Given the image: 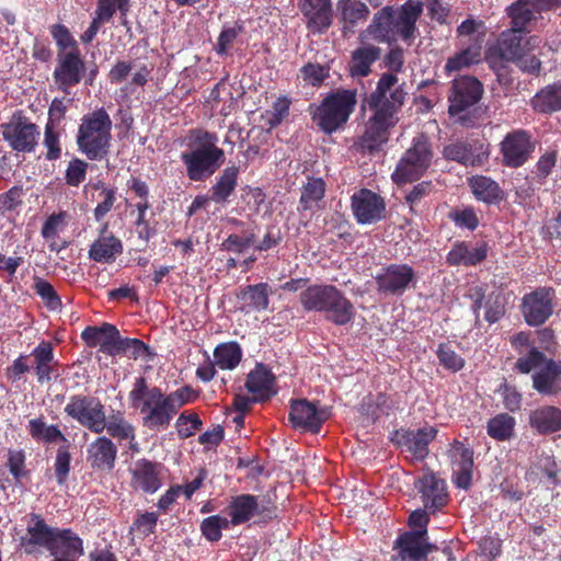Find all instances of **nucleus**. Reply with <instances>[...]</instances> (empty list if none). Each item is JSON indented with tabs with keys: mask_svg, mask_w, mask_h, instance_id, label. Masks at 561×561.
Here are the masks:
<instances>
[{
	"mask_svg": "<svg viewBox=\"0 0 561 561\" xmlns=\"http://www.w3.org/2000/svg\"><path fill=\"white\" fill-rule=\"evenodd\" d=\"M404 99L405 92L398 84V78L392 73H383L376 90L367 100L373 115L368 118L365 131L356 142L359 148L374 151L388 140L389 129L398 123L397 113L403 105Z\"/></svg>",
	"mask_w": 561,
	"mask_h": 561,
	"instance_id": "f257e3e1",
	"label": "nucleus"
},
{
	"mask_svg": "<svg viewBox=\"0 0 561 561\" xmlns=\"http://www.w3.org/2000/svg\"><path fill=\"white\" fill-rule=\"evenodd\" d=\"M32 525L27 538L22 539L25 552L31 554L36 546L46 548L54 558L77 559L84 552L82 540L70 529L50 527L38 514H31Z\"/></svg>",
	"mask_w": 561,
	"mask_h": 561,
	"instance_id": "f03ea898",
	"label": "nucleus"
},
{
	"mask_svg": "<svg viewBox=\"0 0 561 561\" xmlns=\"http://www.w3.org/2000/svg\"><path fill=\"white\" fill-rule=\"evenodd\" d=\"M193 149L183 152L181 159L192 181H204L213 175L224 163L225 152L217 147L215 134L196 129L191 133Z\"/></svg>",
	"mask_w": 561,
	"mask_h": 561,
	"instance_id": "7ed1b4c3",
	"label": "nucleus"
},
{
	"mask_svg": "<svg viewBox=\"0 0 561 561\" xmlns=\"http://www.w3.org/2000/svg\"><path fill=\"white\" fill-rule=\"evenodd\" d=\"M301 306L307 311H321L337 325L348 323L354 317L351 301L332 285H312L301 291Z\"/></svg>",
	"mask_w": 561,
	"mask_h": 561,
	"instance_id": "20e7f679",
	"label": "nucleus"
},
{
	"mask_svg": "<svg viewBox=\"0 0 561 561\" xmlns=\"http://www.w3.org/2000/svg\"><path fill=\"white\" fill-rule=\"evenodd\" d=\"M112 121L104 108H99L82 117L77 144L90 160L104 158L108 153Z\"/></svg>",
	"mask_w": 561,
	"mask_h": 561,
	"instance_id": "39448f33",
	"label": "nucleus"
},
{
	"mask_svg": "<svg viewBox=\"0 0 561 561\" xmlns=\"http://www.w3.org/2000/svg\"><path fill=\"white\" fill-rule=\"evenodd\" d=\"M356 103V90H337L324 98L320 105L311 106L310 113L322 131L332 134L346 124Z\"/></svg>",
	"mask_w": 561,
	"mask_h": 561,
	"instance_id": "423d86ee",
	"label": "nucleus"
},
{
	"mask_svg": "<svg viewBox=\"0 0 561 561\" xmlns=\"http://www.w3.org/2000/svg\"><path fill=\"white\" fill-rule=\"evenodd\" d=\"M518 371L533 375L534 388L541 394H557L561 391V362L548 359L537 348H531L526 357L515 364Z\"/></svg>",
	"mask_w": 561,
	"mask_h": 561,
	"instance_id": "0eeeda50",
	"label": "nucleus"
},
{
	"mask_svg": "<svg viewBox=\"0 0 561 561\" xmlns=\"http://www.w3.org/2000/svg\"><path fill=\"white\" fill-rule=\"evenodd\" d=\"M134 402L142 401L144 424L149 428L167 427L175 415L167 396L157 387L148 389L145 378H138L130 391Z\"/></svg>",
	"mask_w": 561,
	"mask_h": 561,
	"instance_id": "6e6552de",
	"label": "nucleus"
},
{
	"mask_svg": "<svg viewBox=\"0 0 561 561\" xmlns=\"http://www.w3.org/2000/svg\"><path fill=\"white\" fill-rule=\"evenodd\" d=\"M432 151L428 140L421 136L414 140L413 146L407 150L392 174L396 183H407L417 180L430 167Z\"/></svg>",
	"mask_w": 561,
	"mask_h": 561,
	"instance_id": "1a4fd4ad",
	"label": "nucleus"
},
{
	"mask_svg": "<svg viewBox=\"0 0 561 561\" xmlns=\"http://www.w3.org/2000/svg\"><path fill=\"white\" fill-rule=\"evenodd\" d=\"M1 127L4 140L13 150L31 152L37 145L39 136L37 126L21 114H14Z\"/></svg>",
	"mask_w": 561,
	"mask_h": 561,
	"instance_id": "9d476101",
	"label": "nucleus"
},
{
	"mask_svg": "<svg viewBox=\"0 0 561 561\" xmlns=\"http://www.w3.org/2000/svg\"><path fill=\"white\" fill-rule=\"evenodd\" d=\"M556 295L551 287H539L522 299L520 310L528 325L543 324L553 313Z\"/></svg>",
	"mask_w": 561,
	"mask_h": 561,
	"instance_id": "9b49d317",
	"label": "nucleus"
},
{
	"mask_svg": "<svg viewBox=\"0 0 561 561\" xmlns=\"http://www.w3.org/2000/svg\"><path fill=\"white\" fill-rule=\"evenodd\" d=\"M66 413L89 430L101 433L105 428L103 405L95 399L76 396L65 408Z\"/></svg>",
	"mask_w": 561,
	"mask_h": 561,
	"instance_id": "f8f14e48",
	"label": "nucleus"
},
{
	"mask_svg": "<svg viewBox=\"0 0 561 561\" xmlns=\"http://www.w3.org/2000/svg\"><path fill=\"white\" fill-rule=\"evenodd\" d=\"M482 84L472 77H461L453 81L449 101V114L460 115L473 106L482 96Z\"/></svg>",
	"mask_w": 561,
	"mask_h": 561,
	"instance_id": "ddd939ff",
	"label": "nucleus"
},
{
	"mask_svg": "<svg viewBox=\"0 0 561 561\" xmlns=\"http://www.w3.org/2000/svg\"><path fill=\"white\" fill-rule=\"evenodd\" d=\"M84 62L78 49L58 54L57 66L54 70V80L58 88L69 94L71 87L81 81Z\"/></svg>",
	"mask_w": 561,
	"mask_h": 561,
	"instance_id": "4468645a",
	"label": "nucleus"
},
{
	"mask_svg": "<svg viewBox=\"0 0 561 561\" xmlns=\"http://www.w3.org/2000/svg\"><path fill=\"white\" fill-rule=\"evenodd\" d=\"M352 210L359 224L371 225L385 217L386 204L378 194L362 188L352 196Z\"/></svg>",
	"mask_w": 561,
	"mask_h": 561,
	"instance_id": "2eb2a0df",
	"label": "nucleus"
},
{
	"mask_svg": "<svg viewBox=\"0 0 561 561\" xmlns=\"http://www.w3.org/2000/svg\"><path fill=\"white\" fill-rule=\"evenodd\" d=\"M533 150L530 135L522 129L508 133L501 142L503 163L510 168L523 165Z\"/></svg>",
	"mask_w": 561,
	"mask_h": 561,
	"instance_id": "dca6fc26",
	"label": "nucleus"
},
{
	"mask_svg": "<svg viewBox=\"0 0 561 561\" xmlns=\"http://www.w3.org/2000/svg\"><path fill=\"white\" fill-rule=\"evenodd\" d=\"M328 417L329 412L327 409H319L314 403L306 399L291 402L289 421L295 428L317 433Z\"/></svg>",
	"mask_w": 561,
	"mask_h": 561,
	"instance_id": "f3484780",
	"label": "nucleus"
},
{
	"mask_svg": "<svg viewBox=\"0 0 561 561\" xmlns=\"http://www.w3.org/2000/svg\"><path fill=\"white\" fill-rule=\"evenodd\" d=\"M446 159L457 161L465 165H481L489 157V149L479 140H456L444 148Z\"/></svg>",
	"mask_w": 561,
	"mask_h": 561,
	"instance_id": "a211bd4d",
	"label": "nucleus"
},
{
	"mask_svg": "<svg viewBox=\"0 0 561 561\" xmlns=\"http://www.w3.org/2000/svg\"><path fill=\"white\" fill-rule=\"evenodd\" d=\"M561 5V0H516L508 8V15L515 31H525L527 24L542 11Z\"/></svg>",
	"mask_w": 561,
	"mask_h": 561,
	"instance_id": "6ab92c4d",
	"label": "nucleus"
},
{
	"mask_svg": "<svg viewBox=\"0 0 561 561\" xmlns=\"http://www.w3.org/2000/svg\"><path fill=\"white\" fill-rule=\"evenodd\" d=\"M414 271L407 264H391L376 276L378 290L383 294L400 295L414 279Z\"/></svg>",
	"mask_w": 561,
	"mask_h": 561,
	"instance_id": "aec40b11",
	"label": "nucleus"
},
{
	"mask_svg": "<svg viewBox=\"0 0 561 561\" xmlns=\"http://www.w3.org/2000/svg\"><path fill=\"white\" fill-rule=\"evenodd\" d=\"M436 435L437 430L434 426H424L416 431L396 432L394 442L415 459L423 460L428 455V444Z\"/></svg>",
	"mask_w": 561,
	"mask_h": 561,
	"instance_id": "412c9836",
	"label": "nucleus"
},
{
	"mask_svg": "<svg viewBox=\"0 0 561 561\" xmlns=\"http://www.w3.org/2000/svg\"><path fill=\"white\" fill-rule=\"evenodd\" d=\"M454 463V483L463 490L469 489L472 481L473 450L463 443L454 440L448 450Z\"/></svg>",
	"mask_w": 561,
	"mask_h": 561,
	"instance_id": "4be33fe9",
	"label": "nucleus"
},
{
	"mask_svg": "<svg viewBox=\"0 0 561 561\" xmlns=\"http://www.w3.org/2000/svg\"><path fill=\"white\" fill-rule=\"evenodd\" d=\"M393 7L387 5L377 11L367 28L360 33L359 38H374L378 42L391 43L397 39Z\"/></svg>",
	"mask_w": 561,
	"mask_h": 561,
	"instance_id": "5701e85b",
	"label": "nucleus"
},
{
	"mask_svg": "<svg viewBox=\"0 0 561 561\" xmlns=\"http://www.w3.org/2000/svg\"><path fill=\"white\" fill-rule=\"evenodd\" d=\"M426 529L412 533H405L397 540L402 561H426L427 554L433 550V546L425 542L424 536Z\"/></svg>",
	"mask_w": 561,
	"mask_h": 561,
	"instance_id": "b1692460",
	"label": "nucleus"
},
{
	"mask_svg": "<svg viewBox=\"0 0 561 561\" xmlns=\"http://www.w3.org/2000/svg\"><path fill=\"white\" fill-rule=\"evenodd\" d=\"M245 388L253 396V401H265L276 394L275 377L264 365L257 364L249 373Z\"/></svg>",
	"mask_w": 561,
	"mask_h": 561,
	"instance_id": "393cba45",
	"label": "nucleus"
},
{
	"mask_svg": "<svg viewBox=\"0 0 561 561\" xmlns=\"http://www.w3.org/2000/svg\"><path fill=\"white\" fill-rule=\"evenodd\" d=\"M419 492L422 494L423 503L426 508L435 512L446 503L445 481L438 479L434 473L424 474L416 483Z\"/></svg>",
	"mask_w": 561,
	"mask_h": 561,
	"instance_id": "a878e982",
	"label": "nucleus"
},
{
	"mask_svg": "<svg viewBox=\"0 0 561 561\" xmlns=\"http://www.w3.org/2000/svg\"><path fill=\"white\" fill-rule=\"evenodd\" d=\"M336 11L344 33L354 32L355 26L364 23L370 13L368 5L360 0H339Z\"/></svg>",
	"mask_w": 561,
	"mask_h": 561,
	"instance_id": "bb28decb",
	"label": "nucleus"
},
{
	"mask_svg": "<svg viewBox=\"0 0 561 561\" xmlns=\"http://www.w3.org/2000/svg\"><path fill=\"white\" fill-rule=\"evenodd\" d=\"M131 484L135 489L144 492H154L160 485V465L141 459L135 463L133 469Z\"/></svg>",
	"mask_w": 561,
	"mask_h": 561,
	"instance_id": "cd10ccee",
	"label": "nucleus"
},
{
	"mask_svg": "<svg viewBox=\"0 0 561 561\" xmlns=\"http://www.w3.org/2000/svg\"><path fill=\"white\" fill-rule=\"evenodd\" d=\"M304 14L308 18L309 27L316 32H323L332 22L330 0H304L301 4Z\"/></svg>",
	"mask_w": 561,
	"mask_h": 561,
	"instance_id": "c85d7f7f",
	"label": "nucleus"
},
{
	"mask_svg": "<svg viewBox=\"0 0 561 561\" xmlns=\"http://www.w3.org/2000/svg\"><path fill=\"white\" fill-rule=\"evenodd\" d=\"M422 13V4L420 2H408L394 13L396 36L403 41L414 37L415 23Z\"/></svg>",
	"mask_w": 561,
	"mask_h": 561,
	"instance_id": "c756f323",
	"label": "nucleus"
},
{
	"mask_svg": "<svg viewBox=\"0 0 561 561\" xmlns=\"http://www.w3.org/2000/svg\"><path fill=\"white\" fill-rule=\"evenodd\" d=\"M529 422L540 434H550L561 430V410L546 405L536 409L530 413Z\"/></svg>",
	"mask_w": 561,
	"mask_h": 561,
	"instance_id": "7c9ffc66",
	"label": "nucleus"
},
{
	"mask_svg": "<svg viewBox=\"0 0 561 561\" xmlns=\"http://www.w3.org/2000/svg\"><path fill=\"white\" fill-rule=\"evenodd\" d=\"M381 49L374 45H364L352 53L350 73L352 77H366L371 71V65L379 59Z\"/></svg>",
	"mask_w": 561,
	"mask_h": 561,
	"instance_id": "2f4dec72",
	"label": "nucleus"
},
{
	"mask_svg": "<svg viewBox=\"0 0 561 561\" xmlns=\"http://www.w3.org/2000/svg\"><path fill=\"white\" fill-rule=\"evenodd\" d=\"M117 334V328L110 323L100 327H88L83 330L81 337L91 347L100 346L103 353L111 355L113 339Z\"/></svg>",
	"mask_w": 561,
	"mask_h": 561,
	"instance_id": "473e14b6",
	"label": "nucleus"
},
{
	"mask_svg": "<svg viewBox=\"0 0 561 561\" xmlns=\"http://www.w3.org/2000/svg\"><path fill=\"white\" fill-rule=\"evenodd\" d=\"M523 31H515L514 27L503 33L499 43V53L502 59L507 61H515L525 51H527L530 41H526L522 33Z\"/></svg>",
	"mask_w": 561,
	"mask_h": 561,
	"instance_id": "72a5a7b5",
	"label": "nucleus"
},
{
	"mask_svg": "<svg viewBox=\"0 0 561 561\" xmlns=\"http://www.w3.org/2000/svg\"><path fill=\"white\" fill-rule=\"evenodd\" d=\"M123 251L119 239L113 234L100 236L90 247L89 256L96 262L110 263Z\"/></svg>",
	"mask_w": 561,
	"mask_h": 561,
	"instance_id": "f704fd0d",
	"label": "nucleus"
},
{
	"mask_svg": "<svg viewBox=\"0 0 561 561\" xmlns=\"http://www.w3.org/2000/svg\"><path fill=\"white\" fill-rule=\"evenodd\" d=\"M89 457L93 467L112 469L116 459V447L106 437H100L89 447Z\"/></svg>",
	"mask_w": 561,
	"mask_h": 561,
	"instance_id": "c9c22d12",
	"label": "nucleus"
},
{
	"mask_svg": "<svg viewBox=\"0 0 561 561\" xmlns=\"http://www.w3.org/2000/svg\"><path fill=\"white\" fill-rule=\"evenodd\" d=\"M531 105L539 113H552L561 110V83L542 88L531 100Z\"/></svg>",
	"mask_w": 561,
	"mask_h": 561,
	"instance_id": "e433bc0d",
	"label": "nucleus"
},
{
	"mask_svg": "<svg viewBox=\"0 0 561 561\" xmlns=\"http://www.w3.org/2000/svg\"><path fill=\"white\" fill-rule=\"evenodd\" d=\"M229 520L232 525H240L248 522L252 516L257 515L254 495L242 494L232 500L229 505Z\"/></svg>",
	"mask_w": 561,
	"mask_h": 561,
	"instance_id": "4c0bfd02",
	"label": "nucleus"
},
{
	"mask_svg": "<svg viewBox=\"0 0 561 561\" xmlns=\"http://www.w3.org/2000/svg\"><path fill=\"white\" fill-rule=\"evenodd\" d=\"M239 169L237 167L226 168L217 183L211 188V199L216 203H224L237 186Z\"/></svg>",
	"mask_w": 561,
	"mask_h": 561,
	"instance_id": "58836bf2",
	"label": "nucleus"
},
{
	"mask_svg": "<svg viewBox=\"0 0 561 561\" xmlns=\"http://www.w3.org/2000/svg\"><path fill=\"white\" fill-rule=\"evenodd\" d=\"M470 187L474 196L485 203H494L501 199L502 191L496 182L486 176H473Z\"/></svg>",
	"mask_w": 561,
	"mask_h": 561,
	"instance_id": "ea45409f",
	"label": "nucleus"
},
{
	"mask_svg": "<svg viewBox=\"0 0 561 561\" xmlns=\"http://www.w3.org/2000/svg\"><path fill=\"white\" fill-rule=\"evenodd\" d=\"M241 299L253 310H265L268 307V285L260 283L249 285L241 291Z\"/></svg>",
	"mask_w": 561,
	"mask_h": 561,
	"instance_id": "a19ab883",
	"label": "nucleus"
},
{
	"mask_svg": "<svg viewBox=\"0 0 561 561\" xmlns=\"http://www.w3.org/2000/svg\"><path fill=\"white\" fill-rule=\"evenodd\" d=\"M36 375L39 382L49 381L51 374L53 347L48 342H42L34 351Z\"/></svg>",
	"mask_w": 561,
	"mask_h": 561,
	"instance_id": "79ce46f5",
	"label": "nucleus"
},
{
	"mask_svg": "<svg viewBox=\"0 0 561 561\" xmlns=\"http://www.w3.org/2000/svg\"><path fill=\"white\" fill-rule=\"evenodd\" d=\"M515 420L507 413H501L489 420L486 431L489 436L497 440L510 439L514 433Z\"/></svg>",
	"mask_w": 561,
	"mask_h": 561,
	"instance_id": "37998d69",
	"label": "nucleus"
},
{
	"mask_svg": "<svg viewBox=\"0 0 561 561\" xmlns=\"http://www.w3.org/2000/svg\"><path fill=\"white\" fill-rule=\"evenodd\" d=\"M481 60V46L471 45L455 56L448 58L445 69L447 72L458 71Z\"/></svg>",
	"mask_w": 561,
	"mask_h": 561,
	"instance_id": "c03bdc74",
	"label": "nucleus"
},
{
	"mask_svg": "<svg viewBox=\"0 0 561 561\" xmlns=\"http://www.w3.org/2000/svg\"><path fill=\"white\" fill-rule=\"evenodd\" d=\"M241 359V350L237 343H225L215 348L214 360L221 369L234 368Z\"/></svg>",
	"mask_w": 561,
	"mask_h": 561,
	"instance_id": "a18cd8bd",
	"label": "nucleus"
},
{
	"mask_svg": "<svg viewBox=\"0 0 561 561\" xmlns=\"http://www.w3.org/2000/svg\"><path fill=\"white\" fill-rule=\"evenodd\" d=\"M30 434L35 439H42L46 443L66 440L64 434L55 425H46L43 417L30 421Z\"/></svg>",
	"mask_w": 561,
	"mask_h": 561,
	"instance_id": "49530a36",
	"label": "nucleus"
},
{
	"mask_svg": "<svg viewBox=\"0 0 561 561\" xmlns=\"http://www.w3.org/2000/svg\"><path fill=\"white\" fill-rule=\"evenodd\" d=\"M325 191V184L322 179H309L307 184L304 186L300 203L305 209L311 208L312 205L319 202Z\"/></svg>",
	"mask_w": 561,
	"mask_h": 561,
	"instance_id": "de8ad7c7",
	"label": "nucleus"
},
{
	"mask_svg": "<svg viewBox=\"0 0 561 561\" xmlns=\"http://www.w3.org/2000/svg\"><path fill=\"white\" fill-rule=\"evenodd\" d=\"M229 520L226 517L213 515L202 522V534L209 541H218L221 538V530L228 528Z\"/></svg>",
	"mask_w": 561,
	"mask_h": 561,
	"instance_id": "09e8293b",
	"label": "nucleus"
},
{
	"mask_svg": "<svg viewBox=\"0 0 561 561\" xmlns=\"http://www.w3.org/2000/svg\"><path fill=\"white\" fill-rule=\"evenodd\" d=\"M34 290L43 299L48 309L56 311L61 308V300L48 282L41 278L36 279Z\"/></svg>",
	"mask_w": 561,
	"mask_h": 561,
	"instance_id": "8fccbe9b",
	"label": "nucleus"
},
{
	"mask_svg": "<svg viewBox=\"0 0 561 561\" xmlns=\"http://www.w3.org/2000/svg\"><path fill=\"white\" fill-rule=\"evenodd\" d=\"M242 31L243 27L237 23L232 26L224 27L218 37L216 51L219 55L227 54L228 49L233 45L238 36L242 33Z\"/></svg>",
	"mask_w": 561,
	"mask_h": 561,
	"instance_id": "3c124183",
	"label": "nucleus"
},
{
	"mask_svg": "<svg viewBox=\"0 0 561 561\" xmlns=\"http://www.w3.org/2000/svg\"><path fill=\"white\" fill-rule=\"evenodd\" d=\"M437 356L440 364L447 369L457 371L463 367V359L448 344L439 345Z\"/></svg>",
	"mask_w": 561,
	"mask_h": 561,
	"instance_id": "603ef678",
	"label": "nucleus"
},
{
	"mask_svg": "<svg viewBox=\"0 0 561 561\" xmlns=\"http://www.w3.org/2000/svg\"><path fill=\"white\" fill-rule=\"evenodd\" d=\"M302 78L311 85H320L329 77V67L319 64H307L301 69Z\"/></svg>",
	"mask_w": 561,
	"mask_h": 561,
	"instance_id": "864d4df0",
	"label": "nucleus"
},
{
	"mask_svg": "<svg viewBox=\"0 0 561 561\" xmlns=\"http://www.w3.org/2000/svg\"><path fill=\"white\" fill-rule=\"evenodd\" d=\"M367 405L368 412H370L373 416L379 417L380 415H388L393 410L394 402L386 393L380 392L374 399L370 398Z\"/></svg>",
	"mask_w": 561,
	"mask_h": 561,
	"instance_id": "5fc2aeb1",
	"label": "nucleus"
},
{
	"mask_svg": "<svg viewBox=\"0 0 561 561\" xmlns=\"http://www.w3.org/2000/svg\"><path fill=\"white\" fill-rule=\"evenodd\" d=\"M175 426L179 435L182 438H187L202 426V421L197 414L185 415L183 413L176 420Z\"/></svg>",
	"mask_w": 561,
	"mask_h": 561,
	"instance_id": "6e6d98bb",
	"label": "nucleus"
},
{
	"mask_svg": "<svg viewBox=\"0 0 561 561\" xmlns=\"http://www.w3.org/2000/svg\"><path fill=\"white\" fill-rule=\"evenodd\" d=\"M88 163L80 159L69 162L66 171V182L71 186H78L85 179Z\"/></svg>",
	"mask_w": 561,
	"mask_h": 561,
	"instance_id": "4d7b16f0",
	"label": "nucleus"
},
{
	"mask_svg": "<svg viewBox=\"0 0 561 561\" xmlns=\"http://www.w3.org/2000/svg\"><path fill=\"white\" fill-rule=\"evenodd\" d=\"M505 313V299L501 293H492L488 301L485 319L490 323L496 322Z\"/></svg>",
	"mask_w": 561,
	"mask_h": 561,
	"instance_id": "13d9d810",
	"label": "nucleus"
},
{
	"mask_svg": "<svg viewBox=\"0 0 561 561\" xmlns=\"http://www.w3.org/2000/svg\"><path fill=\"white\" fill-rule=\"evenodd\" d=\"M51 35L56 41L57 45L61 49L71 48V50L78 49L77 43L71 36L68 28L62 24H55L51 26Z\"/></svg>",
	"mask_w": 561,
	"mask_h": 561,
	"instance_id": "bf43d9fd",
	"label": "nucleus"
},
{
	"mask_svg": "<svg viewBox=\"0 0 561 561\" xmlns=\"http://www.w3.org/2000/svg\"><path fill=\"white\" fill-rule=\"evenodd\" d=\"M557 163V151H547L538 160L536 165V178L545 180L551 174Z\"/></svg>",
	"mask_w": 561,
	"mask_h": 561,
	"instance_id": "052dcab7",
	"label": "nucleus"
},
{
	"mask_svg": "<svg viewBox=\"0 0 561 561\" xmlns=\"http://www.w3.org/2000/svg\"><path fill=\"white\" fill-rule=\"evenodd\" d=\"M275 499L276 494L274 490H270L263 495L254 496L256 514L263 516H271L275 510Z\"/></svg>",
	"mask_w": 561,
	"mask_h": 561,
	"instance_id": "680f3d73",
	"label": "nucleus"
},
{
	"mask_svg": "<svg viewBox=\"0 0 561 561\" xmlns=\"http://www.w3.org/2000/svg\"><path fill=\"white\" fill-rule=\"evenodd\" d=\"M168 400L174 412L176 413L180 408L191 402L194 398V391L190 387H183L174 392L167 396Z\"/></svg>",
	"mask_w": 561,
	"mask_h": 561,
	"instance_id": "e2e57ef3",
	"label": "nucleus"
},
{
	"mask_svg": "<svg viewBox=\"0 0 561 561\" xmlns=\"http://www.w3.org/2000/svg\"><path fill=\"white\" fill-rule=\"evenodd\" d=\"M254 244V237H240L237 234L229 236L222 245L225 249L233 252H243L245 249Z\"/></svg>",
	"mask_w": 561,
	"mask_h": 561,
	"instance_id": "0e129e2a",
	"label": "nucleus"
},
{
	"mask_svg": "<svg viewBox=\"0 0 561 561\" xmlns=\"http://www.w3.org/2000/svg\"><path fill=\"white\" fill-rule=\"evenodd\" d=\"M70 455L65 449H59L56 456L55 472L57 481L62 484L69 472Z\"/></svg>",
	"mask_w": 561,
	"mask_h": 561,
	"instance_id": "69168bd1",
	"label": "nucleus"
},
{
	"mask_svg": "<svg viewBox=\"0 0 561 561\" xmlns=\"http://www.w3.org/2000/svg\"><path fill=\"white\" fill-rule=\"evenodd\" d=\"M22 190L12 187L7 193L0 195V210L8 211L14 209L21 204Z\"/></svg>",
	"mask_w": 561,
	"mask_h": 561,
	"instance_id": "338daca9",
	"label": "nucleus"
},
{
	"mask_svg": "<svg viewBox=\"0 0 561 561\" xmlns=\"http://www.w3.org/2000/svg\"><path fill=\"white\" fill-rule=\"evenodd\" d=\"M514 62H516L522 71L530 75H538L541 68V61L535 56L527 55V51H525Z\"/></svg>",
	"mask_w": 561,
	"mask_h": 561,
	"instance_id": "774afa93",
	"label": "nucleus"
}]
</instances>
